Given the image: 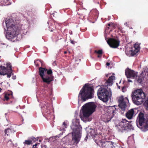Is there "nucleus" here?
<instances>
[{
  "instance_id": "obj_1",
  "label": "nucleus",
  "mask_w": 148,
  "mask_h": 148,
  "mask_svg": "<svg viewBox=\"0 0 148 148\" xmlns=\"http://www.w3.org/2000/svg\"><path fill=\"white\" fill-rule=\"evenodd\" d=\"M19 22L12 19L6 20L5 24L6 26L7 32L6 37L8 39L13 38L18 34L20 28L17 26V23Z\"/></svg>"
},
{
  "instance_id": "obj_2",
  "label": "nucleus",
  "mask_w": 148,
  "mask_h": 148,
  "mask_svg": "<svg viewBox=\"0 0 148 148\" xmlns=\"http://www.w3.org/2000/svg\"><path fill=\"white\" fill-rule=\"evenodd\" d=\"M71 128L73 130L71 143L75 145L79 142L81 137L82 128L79 125V120L73 119Z\"/></svg>"
},
{
  "instance_id": "obj_3",
  "label": "nucleus",
  "mask_w": 148,
  "mask_h": 148,
  "mask_svg": "<svg viewBox=\"0 0 148 148\" xmlns=\"http://www.w3.org/2000/svg\"><path fill=\"white\" fill-rule=\"evenodd\" d=\"M95 104L92 102L88 103L82 106V115H80L81 120L84 122L90 121L92 119L90 115L95 111L96 108Z\"/></svg>"
},
{
  "instance_id": "obj_4",
  "label": "nucleus",
  "mask_w": 148,
  "mask_h": 148,
  "mask_svg": "<svg viewBox=\"0 0 148 148\" xmlns=\"http://www.w3.org/2000/svg\"><path fill=\"white\" fill-rule=\"evenodd\" d=\"M94 90L88 85L85 84L80 90L78 96V102L79 103L85 101L86 99L92 98L93 97Z\"/></svg>"
},
{
  "instance_id": "obj_5",
  "label": "nucleus",
  "mask_w": 148,
  "mask_h": 148,
  "mask_svg": "<svg viewBox=\"0 0 148 148\" xmlns=\"http://www.w3.org/2000/svg\"><path fill=\"white\" fill-rule=\"evenodd\" d=\"M39 75L43 82L49 84L53 80V77L51 75L52 72L51 69L48 70L45 68H39Z\"/></svg>"
},
{
  "instance_id": "obj_6",
  "label": "nucleus",
  "mask_w": 148,
  "mask_h": 148,
  "mask_svg": "<svg viewBox=\"0 0 148 148\" xmlns=\"http://www.w3.org/2000/svg\"><path fill=\"white\" fill-rule=\"evenodd\" d=\"M145 96V93L141 89L136 90L133 92L132 94V97L134 103L137 105L142 104L144 100V98Z\"/></svg>"
},
{
  "instance_id": "obj_7",
  "label": "nucleus",
  "mask_w": 148,
  "mask_h": 148,
  "mask_svg": "<svg viewBox=\"0 0 148 148\" xmlns=\"http://www.w3.org/2000/svg\"><path fill=\"white\" fill-rule=\"evenodd\" d=\"M137 125L142 131L145 132L148 130V119L145 118L144 114L141 112L138 114Z\"/></svg>"
},
{
  "instance_id": "obj_8",
  "label": "nucleus",
  "mask_w": 148,
  "mask_h": 148,
  "mask_svg": "<svg viewBox=\"0 0 148 148\" xmlns=\"http://www.w3.org/2000/svg\"><path fill=\"white\" fill-rule=\"evenodd\" d=\"M97 95L99 98L104 102H107L112 95L110 89L107 90L103 86H101L98 90Z\"/></svg>"
},
{
  "instance_id": "obj_9",
  "label": "nucleus",
  "mask_w": 148,
  "mask_h": 148,
  "mask_svg": "<svg viewBox=\"0 0 148 148\" xmlns=\"http://www.w3.org/2000/svg\"><path fill=\"white\" fill-rule=\"evenodd\" d=\"M131 121L129 122L125 119H123L119 124L117 127L119 130L122 132H126L133 128L130 124Z\"/></svg>"
},
{
  "instance_id": "obj_10",
  "label": "nucleus",
  "mask_w": 148,
  "mask_h": 148,
  "mask_svg": "<svg viewBox=\"0 0 148 148\" xmlns=\"http://www.w3.org/2000/svg\"><path fill=\"white\" fill-rule=\"evenodd\" d=\"M114 106H109L104 108L105 112V122H108L110 121L114 115Z\"/></svg>"
},
{
  "instance_id": "obj_11",
  "label": "nucleus",
  "mask_w": 148,
  "mask_h": 148,
  "mask_svg": "<svg viewBox=\"0 0 148 148\" xmlns=\"http://www.w3.org/2000/svg\"><path fill=\"white\" fill-rule=\"evenodd\" d=\"M95 140L96 143L102 148H116L114 143L112 142H105L103 139H101V140L98 142L97 138H95Z\"/></svg>"
},
{
  "instance_id": "obj_12",
  "label": "nucleus",
  "mask_w": 148,
  "mask_h": 148,
  "mask_svg": "<svg viewBox=\"0 0 148 148\" xmlns=\"http://www.w3.org/2000/svg\"><path fill=\"white\" fill-rule=\"evenodd\" d=\"M100 130H95V129H91L90 130L89 133H88V135L86 136V138H87L88 136H94V140L95 141V139L97 138V139L98 142L101 140V138L102 137V134L99 132Z\"/></svg>"
},
{
  "instance_id": "obj_13",
  "label": "nucleus",
  "mask_w": 148,
  "mask_h": 148,
  "mask_svg": "<svg viewBox=\"0 0 148 148\" xmlns=\"http://www.w3.org/2000/svg\"><path fill=\"white\" fill-rule=\"evenodd\" d=\"M117 99L119 103V106L123 111L122 113H123L126 106V103L128 101V99L127 97L124 98L122 96L118 98Z\"/></svg>"
},
{
  "instance_id": "obj_14",
  "label": "nucleus",
  "mask_w": 148,
  "mask_h": 148,
  "mask_svg": "<svg viewBox=\"0 0 148 148\" xmlns=\"http://www.w3.org/2000/svg\"><path fill=\"white\" fill-rule=\"evenodd\" d=\"M139 45L136 43L134 47H132L131 50L125 52L126 55L128 56H133L135 55L140 50Z\"/></svg>"
},
{
  "instance_id": "obj_15",
  "label": "nucleus",
  "mask_w": 148,
  "mask_h": 148,
  "mask_svg": "<svg viewBox=\"0 0 148 148\" xmlns=\"http://www.w3.org/2000/svg\"><path fill=\"white\" fill-rule=\"evenodd\" d=\"M49 105L48 103L46 105H43L42 107V113L45 117L48 119H50L51 113L49 109Z\"/></svg>"
},
{
  "instance_id": "obj_16",
  "label": "nucleus",
  "mask_w": 148,
  "mask_h": 148,
  "mask_svg": "<svg viewBox=\"0 0 148 148\" xmlns=\"http://www.w3.org/2000/svg\"><path fill=\"white\" fill-rule=\"evenodd\" d=\"M105 39L107 43L111 47L116 48L119 45V42L116 40L110 38L108 39L106 37H105Z\"/></svg>"
},
{
  "instance_id": "obj_17",
  "label": "nucleus",
  "mask_w": 148,
  "mask_h": 148,
  "mask_svg": "<svg viewBox=\"0 0 148 148\" xmlns=\"http://www.w3.org/2000/svg\"><path fill=\"white\" fill-rule=\"evenodd\" d=\"M125 74L127 78L134 79L137 77V73L129 69L125 70Z\"/></svg>"
},
{
  "instance_id": "obj_18",
  "label": "nucleus",
  "mask_w": 148,
  "mask_h": 148,
  "mask_svg": "<svg viewBox=\"0 0 148 148\" xmlns=\"http://www.w3.org/2000/svg\"><path fill=\"white\" fill-rule=\"evenodd\" d=\"M126 117L129 119H131L135 116L134 109H132L129 110L126 114Z\"/></svg>"
},
{
  "instance_id": "obj_19",
  "label": "nucleus",
  "mask_w": 148,
  "mask_h": 148,
  "mask_svg": "<svg viewBox=\"0 0 148 148\" xmlns=\"http://www.w3.org/2000/svg\"><path fill=\"white\" fill-rule=\"evenodd\" d=\"M6 69L8 73L7 77L8 78H10L12 75H13L12 70V66L10 63H8L7 64Z\"/></svg>"
},
{
  "instance_id": "obj_20",
  "label": "nucleus",
  "mask_w": 148,
  "mask_h": 148,
  "mask_svg": "<svg viewBox=\"0 0 148 148\" xmlns=\"http://www.w3.org/2000/svg\"><path fill=\"white\" fill-rule=\"evenodd\" d=\"M8 73L6 68L4 66H0V75H8Z\"/></svg>"
},
{
  "instance_id": "obj_21",
  "label": "nucleus",
  "mask_w": 148,
  "mask_h": 148,
  "mask_svg": "<svg viewBox=\"0 0 148 148\" xmlns=\"http://www.w3.org/2000/svg\"><path fill=\"white\" fill-rule=\"evenodd\" d=\"M68 122L67 121H65L63 123L62 125L60 127V130L61 131H65V129L68 126Z\"/></svg>"
},
{
  "instance_id": "obj_22",
  "label": "nucleus",
  "mask_w": 148,
  "mask_h": 148,
  "mask_svg": "<svg viewBox=\"0 0 148 148\" xmlns=\"http://www.w3.org/2000/svg\"><path fill=\"white\" fill-rule=\"evenodd\" d=\"M115 79V77L114 75L110 76L108 80L107 81L108 85L109 86H111L113 84V81Z\"/></svg>"
},
{
  "instance_id": "obj_23",
  "label": "nucleus",
  "mask_w": 148,
  "mask_h": 148,
  "mask_svg": "<svg viewBox=\"0 0 148 148\" xmlns=\"http://www.w3.org/2000/svg\"><path fill=\"white\" fill-rule=\"evenodd\" d=\"M15 132L13 128H8L5 130V134H6L7 135H9L11 133H13Z\"/></svg>"
},
{
  "instance_id": "obj_24",
  "label": "nucleus",
  "mask_w": 148,
  "mask_h": 148,
  "mask_svg": "<svg viewBox=\"0 0 148 148\" xmlns=\"http://www.w3.org/2000/svg\"><path fill=\"white\" fill-rule=\"evenodd\" d=\"M134 139L132 136H130L129 137L127 141V143L128 144H130L134 143Z\"/></svg>"
},
{
  "instance_id": "obj_25",
  "label": "nucleus",
  "mask_w": 148,
  "mask_h": 148,
  "mask_svg": "<svg viewBox=\"0 0 148 148\" xmlns=\"http://www.w3.org/2000/svg\"><path fill=\"white\" fill-rule=\"evenodd\" d=\"M143 74L142 73L141 74L139 77H138V79L137 78V81L139 83H141V82H142L143 80V77H142Z\"/></svg>"
},
{
  "instance_id": "obj_26",
  "label": "nucleus",
  "mask_w": 148,
  "mask_h": 148,
  "mask_svg": "<svg viewBox=\"0 0 148 148\" xmlns=\"http://www.w3.org/2000/svg\"><path fill=\"white\" fill-rule=\"evenodd\" d=\"M23 143L25 145H29L32 144V141L31 140H25Z\"/></svg>"
},
{
  "instance_id": "obj_27",
  "label": "nucleus",
  "mask_w": 148,
  "mask_h": 148,
  "mask_svg": "<svg viewBox=\"0 0 148 148\" xmlns=\"http://www.w3.org/2000/svg\"><path fill=\"white\" fill-rule=\"evenodd\" d=\"M144 104L146 107V109L148 110V100L145 101Z\"/></svg>"
},
{
  "instance_id": "obj_28",
  "label": "nucleus",
  "mask_w": 148,
  "mask_h": 148,
  "mask_svg": "<svg viewBox=\"0 0 148 148\" xmlns=\"http://www.w3.org/2000/svg\"><path fill=\"white\" fill-rule=\"evenodd\" d=\"M32 139V143H33L35 142L36 141H37L38 140V138H36L34 137H32L31 138Z\"/></svg>"
},
{
  "instance_id": "obj_29",
  "label": "nucleus",
  "mask_w": 148,
  "mask_h": 148,
  "mask_svg": "<svg viewBox=\"0 0 148 148\" xmlns=\"http://www.w3.org/2000/svg\"><path fill=\"white\" fill-rule=\"evenodd\" d=\"M95 52L96 53H97L99 54H101L102 53V51L101 50H99L98 51L95 50Z\"/></svg>"
},
{
  "instance_id": "obj_30",
  "label": "nucleus",
  "mask_w": 148,
  "mask_h": 148,
  "mask_svg": "<svg viewBox=\"0 0 148 148\" xmlns=\"http://www.w3.org/2000/svg\"><path fill=\"white\" fill-rule=\"evenodd\" d=\"M4 98L5 99H6V100H8L9 99L8 95H5Z\"/></svg>"
},
{
  "instance_id": "obj_31",
  "label": "nucleus",
  "mask_w": 148,
  "mask_h": 148,
  "mask_svg": "<svg viewBox=\"0 0 148 148\" xmlns=\"http://www.w3.org/2000/svg\"><path fill=\"white\" fill-rule=\"evenodd\" d=\"M39 145V143H36L35 145H34L33 146V148H37L36 147V146L38 145Z\"/></svg>"
},
{
  "instance_id": "obj_32",
  "label": "nucleus",
  "mask_w": 148,
  "mask_h": 148,
  "mask_svg": "<svg viewBox=\"0 0 148 148\" xmlns=\"http://www.w3.org/2000/svg\"><path fill=\"white\" fill-rule=\"evenodd\" d=\"M16 76H13L12 77V79H16Z\"/></svg>"
},
{
  "instance_id": "obj_33",
  "label": "nucleus",
  "mask_w": 148,
  "mask_h": 148,
  "mask_svg": "<svg viewBox=\"0 0 148 148\" xmlns=\"http://www.w3.org/2000/svg\"><path fill=\"white\" fill-rule=\"evenodd\" d=\"M71 43H72L73 44H74V42L73 40H71Z\"/></svg>"
},
{
  "instance_id": "obj_34",
  "label": "nucleus",
  "mask_w": 148,
  "mask_h": 148,
  "mask_svg": "<svg viewBox=\"0 0 148 148\" xmlns=\"http://www.w3.org/2000/svg\"><path fill=\"white\" fill-rule=\"evenodd\" d=\"M106 65H107V66H109V65H110V63H109L107 62V63H106Z\"/></svg>"
},
{
  "instance_id": "obj_35",
  "label": "nucleus",
  "mask_w": 148,
  "mask_h": 148,
  "mask_svg": "<svg viewBox=\"0 0 148 148\" xmlns=\"http://www.w3.org/2000/svg\"><path fill=\"white\" fill-rule=\"evenodd\" d=\"M101 56V54H99V55H98L97 56V57H98V58H100V57Z\"/></svg>"
},
{
  "instance_id": "obj_36",
  "label": "nucleus",
  "mask_w": 148,
  "mask_h": 148,
  "mask_svg": "<svg viewBox=\"0 0 148 148\" xmlns=\"http://www.w3.org/2000/svg\"><path fill=\"white\" fill-rule=\"evenodd\" d=\"M128 81L129 82H132V80L130 79H128Z\"/></svg>"
},
{
  "instance_id": "obj_37",
  "label": "nucleus",
  "mask_w": 148,
  "mask_h": 148,
  "mask_svg": "<svg viewBox=\"0 0 148 148\" xmlns=\"http://www.w3.org/2000/svg\"><path fill=\"white\" fill-rule=\"evenodd\" d=\"M64 53L65 54H66L67 53V52L66 51H64Z\"/></svg>"
},
{
  "instance_id": "obj_38",
  "label": "nucleus",
  "mask_w": 148,
  "mask_h": 148,
  "mask_svg": "<svg viewBox=\"0 0 148 148\" xmlns=\"http://www.w3.org/2000/svg\"><path fill=\"white\" fill-rule=\"evenodd\" d=\"M2 89L0 88V92H1Z\"/></svg>"
},
{
  "instance_id": "obj_39",
  "label": "nucleus",
  "mask_w": 148,
  "mask_h": 148,
  "mask_svg": "<svg viewBox=\"0 0 148 148\" xmlns=\"http://www.w3.org/2000/svg\"><path fill=\"white\" fill-rule=\"evenodd\" d=\"M123 148V147H119V148Z\"/></svg>"
},
{
  "instance_id": "obj_40",
  "label": "nucleus",
  "mask_w": 148,
  "mask_h": 148,
  "mask_svg": "<svg viewBox=\"0 0 148 148\" xmlns=\"http://www.w3.org/2000/svg\"><path fill=\"white\" fill-rule=\"evenodd\" d=\"M39 142H41V140H39Z\"/></svg>"
},
{
  "instance_id": "obj_41",
  "label": "nucleus",
  "mask_w": 148,
  "mask_h": 148,
  "mask_svg": "<svg viewBox=\"0 0 148 148\" xmlns=\"http://www.w3.org/2000/svg\"><path fill=\"white\" fill-rule=\"evenodd\" d=\"M110 24H108V25L109 26H110Z\"/></svg>"
},
{
  "instance_id": "obj_42",
  "label": "nucleus",
  "mask_w": 148,
  "mask_h": 148,
  "mask_svg": "<svg viewBox=\"0 0 148 148\" xmlns=\"http://www.w3.org/2000/svg\"><path fill=\"white\" fill-rule=\"evenodd\" d=\"M9 5V4H6L5 5Z\"/></svg>"
},
{
  "instance_id": "obj_43",
  "label": "nucleus",
  "mask_w": 148,
  "mask_h": 148,
  "mask_svg": "<svg viewBox=\"0 0 148 148\" xmlns=\"http://www.w3.org/2000/svg\"><path fill=\"white\" fill-rule=\"evenodd\" d=\"M108 75H106V77H108Z\"/></svg>"
},
{
  "instance_id": "obj_44",
  "label": "nucleus",
  "mask_w": 148,
  "mask_h": 148,
  "mask_svg": "<svg viewBox=\"0 0 148 148\" xmlns=\"http://www.w3.org/2000/svg\"><path fill=\"white\" fill-rule=\"evenodd\" d=\"M4 29H5V30H6V29L5 28H4Z\"/></svg>"
},
{
  "instance_id": "obj_45",
  "label": "nucleus",
  "mask_w": 148,
  "mask_h": 148,
  "mask_svg": "<svg viewBox=\"0 0 148 148\" xmlns=\"http://www.w3.org/2000/svg\"><path fill=\"white\" fill-rule=\"evenodd\" d=\"M51 32H52V31H53V30H51Z\"/></svg>"
},
{
  "instance_id": "obj_46",
  "label": "nucleus",
  "mask_w": 148,
  "mask_h": 148,
  "mask_svg": "<svg viewBox=\"0 0 148 148\" xmlns=\"http://www.w3.org/2000/svg\"><path fill=\"white\" fill-rule=\"evenodd\" d=\"M124 88L123 87V89Z\"/></svg>"
},
{
  "instance_id": "obj_47",
  "label": "nucleus",
  "mask_w": 148,
  "mask_h": 148,
  "mask_svg": "<svg viewBox=\"0 0 148 148\" xmlns=\"http://www.w3.org/2000/svg\"><path fill=\"white\" fill-rule=\"evenodd\" d=\"M72 34V33H71L70 34Z\"/></svg>"
},
{
  "instance_id": "obj_48",
  "label": "nucleus",
  "mask_w": 148,
  "mask_h": 148,
  "mask_svg": "<svg viewBox=\"0 0 148 148\" xmlns=\"http://www.w3.org/2000/svg\"><path fill=\"white\" fill-rule=\"evenodd\" d=\"M6 1H8V0H7Z\"/></svg>"
}]
</instances>
